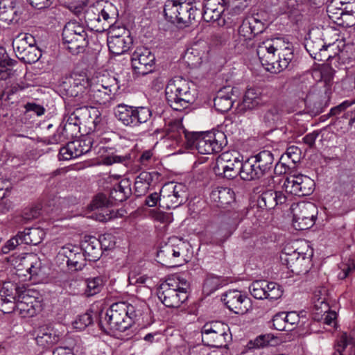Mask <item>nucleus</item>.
<instances>
[{"instance_id":"nucleus-4","label":"nucleus","mask_w":355,"mask_h":355,"mask_svg":"<svg viewBox=\"0 0 355 355\" xmlns=\"http://www.w3.org/2000/svg\"><path fill=\"white\" fill-rule=\"evenodd\" d=\"M250 0H206L203 6L202 18L207 22H216L218 26L225 24L223 14L225 6L232 7L234 12L239 13L248 5Z\"/></svg>"},{"instance_id":"nucleus-32","label":"nucleus","mask_w":355,"mask_h":355,"mask_svg":"<svg viewBox=\"0 0 355 355\" xmlns=\"http://www.w3.org/2000/svg\"><path fill=\"white\" fill-rule=\"evenodd\" d=\"M114 115L123 125L136 126L146 122L152 112H114Z\"/></svg>"},{"instance_id":"nucleus-20","label":"nucleus","mask_w":355,"mask_h":355,"mask_svg":"<svg viewBox=\"0 0 355 355\" xmlns=\"http://www.w3.org/2000/svg\"><path fill=\"white\" fill-rule=\"evenodd\" d=\"M182 8V15L184 20L187 19V11L193 8V4L187 0H166L164 3V13L165 17L171 22L178 24V9Z\"/></svg>"},{"instance_id":"nucleus-30","label":"nucleus","mask_w":355,"mask_h":355,"mask_svg":"<svg viewBox=\"0 0 355 355\" xmlns=\"http://www.w3.org/2000/svg\"><path fill=\"white\" fill-rule=\"evenodd\" d=\"M81 249L87 260L89 261L98 260L103 253L101 244L94 236H85L81 243Z\"/></svg>"},{"instance_id":"nucleus-25","label":"nucleus","mask_w":355,"mask_h":355,"mask_svg":"<svg viewBox=\"0 0 355 355\" xmlns=\"http://www.w3.org/2000/svg\"><path fill=\"white\" fill-rule=\"evenodd\" d=\"M207 53L205 44H195L187 49L184 58L191 67H198L207 59Z\"/></svg>"},{"instance_id":"nucleus-47","label":"nucleus","mask_w":355,"mask_h":355,"mask_svg":"<svg viewBox=\"0 0 355 355\" xmlns=\"http://www.w3.org/2000/svg\"><path fill=\"white\" fill-rule=\"evenodd\" d=\"M42 56L41 51L36 46H31L18 58L28 64H33L37 62Z\"/></svg>"},{"instance_id":"nucleus-60","label":"nucleus","mask_w":355,"mask_h":355,"mask_svg":"<svg viewBox=\"0 0 355 355\" xmlns=\"http://www.w3.org/2000/svg\"><path fill=\"white\" fill-rule=\"evenodd\" d=\"M21 37V33L18 35L12 41V47L17 56L19 57L24 51H26L29 47V45H26L25 42Z\"/></svg>"},{"instance_id":"nucleus-38","label":"nucleus","mask_w":355,"mask_h":355,"mask_svg":"<svg viewBox=\"0 0 355 355\" xmlns=\"http://www.w3.org/2000/svg\"><path fill=\"white\" fill-rule=\"evenodd\" d=\"M80 124L61 123L54 135L55 142H63L77 137L80 133Z\"/></svg>"},{"instance_id":"nucleus-16","label":"nucleus","mask_w":355,"mask_h":355,"mask_svg":"<svg viewBox=\"0 0 355 355\" xmlns=\"http://www.w3.org/2000/svg\"><path fill=\"white\" fill-rule=\"evenodd\" d=\"M227 308L232 312L243 315L246 313L251 307L250 299L241 291L229 290L221 297Z\"/></svg>"},{"instance_id":"nucleus-13","label":"nucleus","mask_w":355,"mask_h":355,"mask_svg":"<svg viewBox=\"0 0 355 355\" xmlns=\"http://www.w3.org/2000/svg\"><path fill=\"white\" fill-rule=\"evenodd\" d=\"M314 187V181L302 174L290 175L286 178L283 184L286 192L300 197L311 194Z\"/></svg>"},{"instance_id":"nucleus-55","label":"nucleus","mask_w":355,"mask_h":355,"mask_svg":"<svg viewBox=\"0 0 355 355\" xmlns=\"http://www.w3.org/2000/svg\"><path fill=\"white\" fill-rule=\"evenodd\" d=\"M263 121L266 127L275 129L281 122L279 112H265Z\"/></svg>"},{"instance_id":"nucleus-19","label":"nucleus","mask_w":355,"mask_h":355,"mask_svg":"<svg viewBox=\"0 0 355 355\" xmlns=\"http://www.w3.org/2000/svg\"><path fill=\"white\" fill-rule=\"evenodd\" d=\"M103 286V281L101 277L88 278L84 281L72 279L69 283L70 288H74L71 291L73 294H83L87 297L93 296L101 292Z\"/></svg>"},{"instance_id":"nucleus-64","label":"nucleus","mask_w":355,"mask_h":355,"mask_svg":"<svg viewBox=\"0 0 355 355\" xmlns=\"http://www.w3.org/2000/svg\"><path fill=\"white\" fill-rule=\"evenodd\" d=\"M339 3L341 6H344L343 8L342 7V8H338L340 16L353 15L355 14V0L348 2L339 0Z\"/></svg>"},{"instance_id":"nucleus-50","label":"nucleus","mask_w":355,"mask_h":355,"mask_svg":"<svg viewBox=\"0 0 355 355\" xmlns=\"http://www.w3.org/2000/svg\"><path fill=\"white\" fill-rule=\"evenodd\" d=\"M40 214V209L36 207L24 209L21 214L17 218V222L21 225L26 224L32 220L37 218Z\"/></svg>"},{"instance_id":"nucleus-53","label":"nucleus","mask_w":355,"mask_h":355,"mask_svg":"<svg viewBox=\"0 0 355 355\" xmlns=\"http://www.w3.org/2000/svg\"><path fill=\"white\" fill-rule=\"evenodd\" d=\"M93 322L92 316L89 313H85L77 317L73 322L74 329L78 331H83Z\"/></svg>"},{"instance_id":"nucleus-24","label":"nucleus","mask_w":355,"mask_h":355,"mask_svg":"<svg viewBox=\"0 0 355 355\" xmlns=\"http://www.w3.org/2000/svg\"><path fill=\"white\" fill-rule=\"evenodd\" d=\"M132 44V38L124 33L123 35H116L111 33L107 38V46L112 54L122 55L127 52Z\"/></svg>"},{"instance_id":"nucleus-10","label":"nucleus","mask_w":355,"mask_h":355,"mask_svg":"<svg viewBox=\"0 0 355 355\" xmlns=\"http://www.w3.org/2000/svg\"><path fill=\"white\" fill-rule=\"evenodd\" d=\"M162 207L175 209L185 203L188 199V189L182 183L167 182L161 189Z\"/></svg>"},{"instance_id":"nucleus-12","label":"nucleus","mask_w":355,"mask_h":355,"mask_svg":"<svg viewBox=\"0 0 355 355\" xmlns=\"http://www.w3.org/2000/svg\"><path fill=\"white\" fill-rule=\"evenodd\" d=\"M227 144V136L224 132L213 130L205 132L198 145V152L208 155L220 152Z\"/></svg>"},{"instance_id":"nucleus-63","label":"nucleus","mask_w":355,"mask_h":355,"mask_svg":"<svg viewBox=\"0 0 355 355\" xmlns=\"http://www.w3.org/2000/svg\"><path fill=\"white\" fill-rule=\"evenodd\" d=\"M272 327L278 331H288L286 323L284 316V312L276 313L272 320Z\"/></svg>"},{"instance_id":"nucleus-39","label":"nucleus","mask_w":355,"mask_h":355,"mask_svg":"<svg viewBox=\"0 0 355 355\" xmlns=\"http://www.w3.org/2000/svg\"><path fill=\"white\" fill-rule=\"evenodd\" d=\"M252 157L264 176L270 173L275 162L274 154L270 150H262Z\"/></svg>"},{"instance_id":"nucleus-34","label":"nucleus","mask_w":355,"mask_h":355,"mask_svg":"<svg viewBox=\"0 0 355 355\" xmlns=\"http://www.w3.org/2000/svg\"><path fill=\"white\" fill-rule=\"evenodd\" d=\"M45 232L40 227L26 228L18 232L21 243L30 245H37L44 239Z\"/></svg>"},{"instance_id":"nucleus-43","label":"nucleus","mask_w":355,"mask_h":355,"mask_svg":"<svg viewBox=\"0 0 355 355\" xmlns=\"http://www.w3.org/2000/svg\"><path fill=\"white\" fill-rule=\"evenodd\" d=\"M35 340L38 345L47 347L55 342V336L49 329L42 327L37 331Z\"/></svg>"},{"instance_id":"nucleus-29","label":"nucleus","mask_w":355,"mask_h":355,"mask_svg":"<svg viewBox=\"0 0 355 355\" xmlns=\"http://www.w3.org/2000/svg\"><path fill=\"white\" fill-rule=\"evenodd\" d=\"M21 12L14 0L0 1V20L8 24L16 23L19 19Z\"/></svg>"},{"instance_id":"nucleus-3","label":"nucleus","mask_w":355,"mask_h":355,"mask_svg":"<svg viewBox=\"0 0 355 355\" xmlns=\"http://www.w3.org/2000/svg\"><path fill=\"white\" fill-rule=\"evenodd\" d=\"M62 44L71 54L83 53L89 44L88 31L76 21L65 24L62 33Z\"/></svg>"},{"instance_id":"nucleus-51","label":"nucleus","mask_w":355,"mask_h":355,"mask_svg":"<svg viewBox=\"0 0 355 355\" xmlns=\"http://www.w3.org/2000/svg\"><path fill=\"white\" fill-rule=\"evenodd\" d=\"M352 338L347 334L343 333L334 345V352L332 355H343L348 345L352 343Z\"/></svg>"},{"instance_id":"nucleus-21","label":"nucleus","mask_w":355,"mask_h":355,"mask_svg":"<svg viewBox=\"0 0 355 355\" xmlns=\"http://www.w3.org/2000/svg\"><path fill=\"white\" fill-rule=\"evenodd\" d=\"M22 317H33L40 308L39 302L36 297L29 295V291H23L15 302Z\"/></svg>"},{"instance_id":"nucleus-7","label":"nucleus","mask_w":355,"mask_h":355,"mask_svg":"<svg viewBox=\"0 0 355 355\" xmlns=\"http://www.w3.org/2000/svg\"><path fill=\"white\" fill-rule=\"evenodd\" d=\"M107 80L108 85H104V81H103V84H97L94 87L89 91L88 96H82L85 101L82 102V106H78L76 110L104 109V105L109 103L111 99L112 90L116 85V78H109Z\"/></svg>"},{"instance_id":"nucleus-61","label":"nucleus","mask_w":355,"mask_h":355,"mask_svg":"<svg viewBox=\"0 0 355 355\" xmlns=\"http://www.w3.org/2000/svg\"><path fill=\"white\" fill-rule=\"evenodd\" d=\"M93 114V116H92V114L89 113L87 123H92L93 126H89V128L93 130H98L104 125L105 120L101 116L100 112H98V114H97V112H94Z\"/></svg>"},{"instance_id":"nucleus-40","label":"nucleus","mask_w":355,"mask_h":355,"mask_svg":"<svg viewBox=\"0 0 355 355\" xmlns=\"http://www.w3.org/2000/svg\"><path fill=\"white\" fill-rule=\"evenodd\" d=\"M23 291L22 288L11 283H5L0 292V305L3 303H14Z\"/></svg>"},{"instance_id":"nucleus-54","label":"nucleus","mask_w":355,"mask_h":355,"mask_svg":"<svg viewBox=\"0 0 355 355\" xmlns=\"http://www.w3.org/2000/svg\"><path fill=\"white\" fill-rule=\"evenodd\" d=\"M234 47L239 53H242L252 48L254 42L247 40L237 34L234 39Z\"/></svg>"},{"instance_id":"nucleus-11","label":"nucleus","mask_w":355,"mask_h":355,"mask_svg":"<svg viewBox=\"0 0 355 355\" xmlns=\"http://www.w3.org/2000/svg\"><path fill=\"white\" fill-rule=\"evenodd\" d=\"M292 212L293 227L297 230H305L315 224L318 208L313 202H302L293 205Z\"/></svg>"},{"instance_id":"nucleus-27","label":"nucleus","mask_w":355,"mask_h":355,"mask_svg":"<svg viewBox=\"0 0 355 355\" xmlns=\"http://www.w3.org/2000/svg\"><path fill=\"white\" fill-rule=\"evenodd\" d=\"M183 118L173 119L165 125L164 135L162 139L172 140L178 146L183 144V135L185 129L182 125Z\"/></svg>"},{"instance_id":"nucleus-57","label":"nucleus","mask_w":355,"mask_h":355,"mask_svg":"<svg viewBox=\"0 0 355 355\" xmlns=\"http://www.w3.org/2000/svg\"><path fill=\"white\" fill-rule=\"evenodd\" d=\"M98 241L101 244V248L103 250H110L114 248L116 245L115 237L111 234H104L100 236Z\"/></svg>"},{"instance_id":"nucleus-56","label":"nucleus","mask_w":355,"mask_h":355,"mask_svg":"<svg viewBox=\"0 0 355 355\" xmlns=\"http://www.w3.org/2000/svg\"><path fill=\"white\" fill-rule=\"evenodd\" d=\"M302 151L300 148L291 146L286 149V153L282 155L281 159L288 158L291 160L293 164H296L301 160Z\"/></svg>"},{"instance_id":"nucleus-49","label":"nucleus","mask_w":355,"mask_h":355,"mask_svg":"<svg viewBox=\"0 0 355 355\" xmlns=\"http://www.w3.org/2000/svg\"><path fill=\"white\" fill-rule=\"evenodd\" d=\"M205 132H188L187 130L184 133L185 144L188 148H196L198 150L199 141L202 139Z\"/></svg>"},{"instance_id":"nucleus-45","label":"nucleus","mask_w":355,"mask_h":355,"mask_svg":"<svg viewBox=\"0 0 355 355\" xmlns=\"http://www.w3.org/2000/svg\"><path fill=\"white\" fill-rule=\"evenodd\" d=\"M85 21L87 25L96 32H99L101 28L99 24V9L96 7H92L87 10L85 15Z\"/></svg>"},{"instance_id":"nucleus-52","label":"nucleus","mask_w":355,"mask_h":355,"mask_svg":"<svg viewBox=\"0 0 355 355\" xmlns=\"http://www.w3.org/2000/svg\"><path fill=\"white\" fill-rule=\"evenodd\" d=\"M283 294L281 286L275 282H268L266 287V293L265 299L271 300H277L279 299Z\"/></svg>"},{"instance_id":"nucleus-58","label":"nucleus","mask_w":355,"mask_h":355,"mask_svg":"<svg viewBox=\"0 0 355 355\" xmlns=\"http://www.w3.org/2000/svg\"><path fill=\"white\" fill-rule=\"evenodd\" d=\"M284 316L288 331L294 329L300 322V316L296 311L284 312Z\"/></svg>"},{"instance_id":"nucleus-62","label":"nucleus","mask_w":355,"mask_h":355,"mask_svg":"<svg viewBox=\"0 0 355 355\" xmlns=\"http://www.w3.org/2000/svg\"><path fill=\"white\" fill-rule=\"evenodd\" d=\"M245 21L250 25L252 33L256 36L259 33H261L264 30V24L259 20L258 18L254 17H250L245 19Z\"/></svg>"},{"instance_id":"nucleus-6","label":"nucleus","mask_w":355,"mask_h":355,"mask_svg":"<svg viewBox=\"0 0 355 355\" xmlns=\"http://www.w3.org/2000/svg\"><path fill=\"white\" fill-rule=\"evenodd\" d=\"M103 139L101 138L95 139L92 135H86L80 139L69 141L60 149L58 158L60 160H69L80 157L92 150L99 153L103 147H99L98 150L97 148Z\"/></svg>"},{"instance_id":"nucleus-18","label":"nucleus","mask_w":355,"mask_h":355,"mask_svg":"<svg viewBox=\"0 0 355 355\" xmlns=\"http://www.w3.org/2000/svg\"><path fill=\"white\" fill-rule=\"evenodd\" d=\"M281 37L266 40L259 44L257 53L261 64L268 71V67L273 64L275 53L278 47H281Z\"/></svg>"},{"instance_id":"nucleus-8","label":"nucleus","mask_w":355,"mask_h":355,"mask_svg":"<svg viewBox=\"0 0 355 355\" xmlns=\"http://www.w3.org/2000/svg\"><path fill=\"white\" fill-rule=\"evenodd\" d=\"M157 296L167 307L178 308L188 299L187 290L173 279H168L158 288Z\"/></svg>"},{"instance_id":"nucleus-33","label":"nucleus","mask_w":355,"mask_h":355,"mask_svg":"<svg viewBox=\"0 0 355 355\" xmlns=\"http://www.w3.org/2000/svg\"><path fill=\"white\" fill-rule=\"evenodd\" d=\"M233 87L230 86L224 87L218 92V95L214 100V105L216 111H230L234 102L231 94L234 92Z\"/></svg>"},{"instance_id":"nucleus-36","label":"nucleus","mask_w":355,"mask_h":355,"mask_svg":"<svg viewBox=\"0 0 355 355\" xmlns=\"http://www.w3.org/2000/svg\"><path fill=\"white\" fill-rule=\"evenodd\" d=\"M99 14L102 17V22H103L100 24L99 33L112 28L118 17L116 8L113 4L108 3L105 6L99 10Z\"/></svg>"},{"instance_id":"nucleus-14","label":"nucleus","mask_w":355,"mask_h":355,"mask_svg":"<svg viewBox=\"0 0 355 355\" xmlns=\"http://www.w3.org/2000/svg\"><path fill=\"white\" fill-rule=\"evenodd\" d=\"M131 62L135 73L145 76L153 71L155 56L149 49L138 47L132 55Z\"/></svg>"},{"instance_id":"nucleus-22","label":"nucleus","mask_w":355,"mask_h":355,"mask_svg":"<svg viewBox=\"0 0 355 355\" xmlns=\"http://www.w3.org/2000/svg\"><path fill=\"white\" fill-rule=\"evenodd\" d=\"M182 248L180 245L166 244L157 252V257L168 264L170 267L181 266L185 261L182 257Z\"/></svg>"},{"instance_id":"nucleus-35","label":"nucleus","mask_w":355,"mask_h":355,"mask_svg":"<svg viewBox=\"0 0 355 355\" xmlns=\"http://www.w3.org/2000/svg\"><path fill=\"white\" fill-rule=\"evenodd\" d=\"M131 194V183L128 179H123L113 187L110 192V197L115 202H122Z\"/></svg>"},{"instance_id":"nucleus-31","label":"nucleus","mask_w":355,"mask_h":355,"mask_svg":"<svg viewBox=\"0 0 355 355\" xmlns=\"http://www.w3.org/2000/svg\"><path fill=\"white\" fill-rule=\"evenodd\" d=\"M240 177L245 181H252L259 180L264 177L261 170L259 168L252 157L243 161V165L241 168Z\"/></svg>"},{"instance_id":"nucleus-37","label":"nucleus","mask_w":355,"mask_h":355,"mask_svg":"<svg viewBox=\"0 0 355 355\" xmlns=\"http://www.w3.org/2000/svg\"><path fill=\"white\" fill-rule=\"evenodd\" d=\"M211 199L218 207L224 208L234 201V193L228 187H218L211 191Z\"/></svg>"},{"instance_id":"nucleus-44","label":"nucleus","mask_w":355,"mask_h":355,"mask_svg":"<svg viewBox=\"0 0 355 355\" xmlns=\"http://www.w3.org/2000/svg\"><path fill=\"white\" fill-rule=\"evenodd\" d=\"M268 282L266 280H257L253 282L249 286L250 294L256 299L263 300L266 297Z\"/></svg>"},{"instance_id":"nucleus-17","label":"nucleus","mask_w":355,"mask_h":355,"mask_svg":"<svg viewBox=\"0 0 355 355\" xmlns=\"http://www.w3.org/2000/svg\"><path fill=\"white\" fill-rule=\"evenodd\" d=\"M281 47H278V58H275L273 64L268 67V71L277 73L287 69L294 58L293 45L286 38L281 37Z\"/></svg>"},{"instance_id":"nucleus-26","label":"nucleus","mask_w":355,"mask_h":355,"mask_svg":"<svg viewBox=\"0 0 355 355\" xmlns=\"http://www.w3.org/2000/svg\"><path fill=\"white\" fill-rule=\"evenodd\" d=\"M286 195L282 191L268 189L261 193L257 200L258 206L262 209H272L286 201Z\"/></svg>"},{"instance_id":"nucleus-15","label":"nucleus","mask_w":355,"mask_h":355,"mask_svg":"<svg viewBox=\"0 0 355 355\" xmlns=\"http://www.w3.org/2000/svg\"><path fill=\"white\" fill-rule=\"evenodd\" d=\"M57 258L65 261L71 270H80L86 266L87 259L81 247L71 244L63 246L58 252Z\"/></svg>"},{"instance_id":"nucleus-41","label":"nucleus","mask_w":355,"mask_h":355,"mask_svg":"<svg viewBox=\"0 0 355 355\" xmlns=\"http://www.w3.org/2000/svg\"><path fill=\"white\" fill-rule=\"evenodd\" d=\"M153 181V175L147 171L141 172L135 179V194L137 196L144 195L150 186Z\"/></svg>"},{"instance_id":"nucleus-59","label":"nucleus","mask_w":355,"mask_h":355,"mask_svg":"<svg viewBox=\"0 0 355 355\" xmlns=\"http://www.w3.org/2000/svg\"><path fill=\"white\" fill-rule=\"evenodd\" d=\"M180 9L181 10L178 9V11L180 13L179 16L178 17V24L187 26L189 25V24L191 23V21L193 20H196L197 9H194L193 6L191 9H188V10L187 11V19L185 20L182 15L183 9L182 8Z\"/></svg>"},{"instance_id":"nucleus-2","label":"nucleus","mask_w":355,"mask_h":355,"mask_svg":"<svg viewBox=\"0 0 355 355\" xmlns=\"http://www.w3.org/2000/svg\"><path fill=\"white\" fill-rule=\"evenodd\" d=\"M165 94L168 103L173 111H182V109L173 105L186 109L194 101V96L191 94L189 82L180 76H175L169 80L165 89Z\"/></svg>"},{"instance_id":"nucleus-5","label":"nucleus","mask_w":355,"mask_h":355,"mask_svg":"<svg viewBox=\"0 0 355 355\" xmlns=\"http://www.w3.org/2000/svg\"><path fill=\"white\" fill-rule=\"evenodd\" d=\"M201 335L204 345L211 347H226L232 340L228 324L221 321L206 322L201 329Z\"/></svg>"},{"instance_id":"nucleus-23","label":"nucleus","mask_w":355,"mask_h":355,"mask_svg":"<svg viewBox=\"0 0 355 355\" xmlns=\"http://www.w3.org/2000/svg\"><path fill=\"white\" fill-rule=\"evenodd\" d=\"M85 85L83 84L80 79L71 78L68 79V83L64 81L60 85V89L65 92V95L68 98V104L71 105L75 110L78 106H82L77 101L80 99L79 95L83 92Z\"/></svg>"},{"instance_id":"nucleus-48","label":"nucleus","mask_w":355,"mask_h":355,"mask_svg":"<svg viewBox=\"0 0 355 355\" xmlns=\"http://www.w3.org/2000/svg\"><path fill=\"white\" fill-rule=\"evenodd\" d=\"M222 286L220 277L214 275L207 276L203 284V291L210 294L218 290Z\"/></svg>"},{"instance_id":"nucleus-1","label":"nucleus","mask_w":355,"mask_h":355,"mask_svg":"<svg viewBox=\"0 0 355 355\" xmlns=\"http://www.w3.org/2000/svg\"><path fill=\"white\" fill-rule=\"evenodd\" d=\"M139 311L130 304L118 302L112 304L104 316H100L99 327L107 334L114 331L124 332L135 323Z\"/></svg>"},{"instance_id":"nucleus-9","label":"nucleus","mask_w":355,"mask_h":355,"mask_svg":"<svg viewBox=\"0 0 355 355\" xmlns=\"http://www.w3.org/2000/svg\"><path fill=\"white\" fill-rule=\"evenodd\" d=\"M243 165V156L237 151H227L223 153L216 159L214 171L216 175H223L227 179H233L240 175L241 168Z\"/></svg>"},{"instance_id":"nucleus-42","label":"nucleus","mask_w":355,"mask_h":355,"mask_svg":"<svg viewBox=\"0 0 355 355\" xmlns=\"http://www.w3.org/2000/svg\"><path fill=\"white\" fill-rule=\"evenodd\" d=\"M261 90L259 87H250L247 88L243 98V103L249 110H252L261 103Z\"/></svg>"},{"instance_id":"nucleus-46","label":"nucleus","mask_w":355,"mask_h":355,"mask_svg":"<svg viewBox=\"0 0 355 355\" xmlns=\"http://www.w3.org/2000/svg\"><path fill=\"white\" fill-rule=\"evenodd\" d=\"M355 58V47L352 44H344L337 55L338 62L343 64L349 63Z\"/></svg>"},{"instance_id":"nucleus-28","label":"nucleus","mask_w":355,"mask_h":355,"mask_svg":"<svg viewBox=\"0 0 355 355\" xmlns=\"http://www.w3.org/2000/svg\"><path fill=\"white\" fill-rule=\"evenodd\" d=\"M284 254L285 257L282 258V259L286 262L288 268H290L292 272H296L297 274H305L309 271V268L308 266L305 267L304 270H301L300 268V266L304 265V263H307L308 265L310 263L311 261L309 258L306 257L304 254H301L297 250L293 251L292 253L285 252Z\"/></svg>"}]
</instances>
